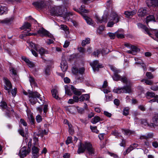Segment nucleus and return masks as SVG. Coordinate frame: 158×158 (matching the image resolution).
Instances as JSON below:
<instances>
[{"mask_svg":"<svg viewBox=\"0 0 158 158\" xmlns=\"http://www.w3.org/2000/svg\"><path fill=\"white\" fill-rule=\"evenodd\" d=\"M152 145L155 148L158 147V142L157 141H154L152 142Z\"/></svg>","mask_w":158,"mask_h":158,"instance_id":"56","label":"nucleus"},{"mask_svg":"<svg viewBox=\"0 0 158 158\" xmlns=\"http://www.w3.org/2000/svg\"><path fill=\"white\" fill-rule=\"evenodd\" d=\"M43 110L44 113L45 114L48 110V105H44Z\"/></svg>","mask_w":158,"mask_h":158,"instance_id":"62","label":"nucleus"},{"mask_svg":"<svg viewBox=\"0 0 158 158\" xmlns=\"http://www.w3.org/2000/svg\"><path fill=\"white\" fill-rule=\"evenodd\" d=\"M145 148H148L150 147V144L149 142L147 140L145 141L144 144H143Z\"/></svg>","mask_w":158,"mask_h":158,"instance_id":"55","label":"nucleus"},{"mask_svg":"<svg viewBox=\"0 0 158 158\" xmlns=\"http://www.w3.org/2000/svg\"><path fill=\"white\" fill-rule=\"evenodd\" d=\"M17 92V88H15L14 89H12L11 90V93L12 95L15 97L16 94Z\"/></svg>","mask_w":158,"mask_h":158,"instance_id":"58","label":"nucleus"},{"mask_svg":"<svg viewBox=\"0 0 158 158\" xmlns=\"http://www.w3.org/2000/svg\"><path fill=\"white\" fill-rule=\"evenodd\" d=\"M30 152V151L29 149H27V150H26L25 148H23L21 149L19 152L20 156L21 158H23L26 156Z\"/></svg>","mask_w":158,"mask_h":158,"instance_id":"15","label":"nucleus"},{"mask_svg":"<svg viewBox=\"0 0 158 158\" xmlns=\"http://www.w3.org/2000/svg\"><path fill=\"white\" fill-rule=\"evenodd\" d=\"M28 118L29 121L31 124H34L35 119L33 116L31 114H30L28 116Z\"/></svg>","mask_w":158,"mask_h":158,"instance_id":"39","label":"nucleus"},{"mask_svg":"<svg viewBox=\"0 0 158 158\" xmlns=\"http://www.w3.org/2000/svg\"><path fill=\"white\" fill-rule=\"evenodd\" d=\"M31 24L30 23L28 22H25L20 28L21 30L27 29V31L28 32L30 31L31 30L30 27H31Z\"/></svg>","mask_w":158,"mask_h":158,"instance_id":"21","label":"nucleus"},{"mask_svg":"<svg viewBox=\"0 0 158 158\" xmlns=\"http://www.w3.org/2000/svg\"><path fill=\"white\" fill-rule=\"evenodd\" d=\"M108 35L110 38L111 39H114L116 35L115 33H113L111 32H109L108 33Z\"/></svg>","mask_w":158,"mask_h":158,"instance_id":"47","label":"nucleus"},{"mask_svg":"<svg viewBox=\"0 0 158 158\" xmlns=\"http://www.w3.org/2000/svg\"><path fill=\"white\" fill-rule=\"evenodd\" d=\"M77 111L79 113L82 114L83 113L84 111V109L83 108H81L78 107L77 108Z\"/></svg>","mask_w":158,"mask_h":158,"instance_id":"61","label":"nucleus"},{"mask_svg":"<svg viewBox=\"0 0 158 158\" xmlns=\"http://www.w3.org/2000/svg\"><path fill=\"white\" fill-rule=\"evenodd\" d=\"M7 11V7L6 6H2L0 5V15L6 13Z\"/></svg>","mask_w":158,"mask_h":158,"instance_id":"36","label":"nucleus"},{"mask_svg":"<svg viewBox=\"0 0 158 158\" xmlns=\"http://www.w3.org/2000/svg\"><path fill=\"white\" fill-rule=\"evenodd\" d=\"M36 50L42 56L45 54H48L49 53V51L45 50L44 48H41L39 49H38L37 48H36Z\"/></svg>","mask_w":158,"mask_h":158,"instance_id":"23","label":"nucleus"},{"mask_svg":"<svg viewBox=\"0 0 158 158\" xmlns=\"http://www.w3.org/2000/svg\"><path fill=\"white\" fill-rule=\"evenodd\" d=\"M60 67L63 72L66 71L68 67L67 63L65 61H62L60 63Z\"/></svg>","mask_w":158,"mask_h":158,"instance_id":"22","label":"nucleus"},{"mask_svg":"<svg viewBox=\"0 0 158 158\" xmlns=\"http://www.w3.org/2000/svg\"><path fill=\"white\" fill-rule=\"evenodd\" d=\"M129 109L128 107H126L124 109L123 111V114L125 116L129 114Z\"/></svg>","mask_w":158,"mask_h":158,"instance_id":"44","label":"nucleus"},{"mask_svg":"<svg viewBox=\"0 0 158 158\" xmlns=\"http://www.w3.org/2000/svg\"><path fill=\"white\" fill-rule=\"evenodd\" d=\"M48 134V131L46 130H39L37 133H34V139L36 141L38 140V138L36 137V136H40L43 137L44 135H47Z\"/></svg>","mask_w":158,"mask_h":158,"instance_id":"11","label":"nucleus"},{"mask_svg":"<svg viewBox=\"0 0 158 158\" xmlns=\"http://www.w3.org/2000/svg\"><path fill=\"white\" fill-rule=\"evenodd\" d=\"M146 76L149 79H152L154 78V76L150 72H147L146 73Z\"/></svg>","mask_w":158,"mask_h":158,"instance_id":"46","label":"nucleus"},{"mask_svg":"<svg viewBox=\"0 0 158 158\" xmlns=\"http://www.w3.org/2000/svg\"><path fill=\"white\" fill-rule=\"evenodd\" d=\"M29 81L31 86H37V84L35 81L34 78L32 76L29 77Z\"/></svg>","mask_w":158,"mask_h":158,"instance_id":"31","label":"nucleus"},{"mask_svg":"<svg viewBox=\"0 0 158 158\" xmlns=\"http://www.w3.org/2000/svg\"><path fill=\"white\" fill-rule=\"evenodd\" d=\"M100 120L101 118L99 116H96L92 119L91 122L92 123L95 124L98 122Z\"/></svg>","mask_w":158,"mask_h":158,"instance_id":"37","label":"nucleus"},{"mask_svg":"<svg viewBox=\"0 0 158 158\" xmlns=\"http://www.w3.org/2000/svg\"><path fill=\"white\" fill-rule=\"evenodd\" d=\"M131 49L132 52L135 53L134 55H136L137 52H139L140 51V50L139 48L134 45H132Z\"/></svg>","mask_w":158,"mask_h":158,"instance_id":"34","label":"nucleus"},{"mask_svg":"<svg viewBox=\"0 0 158 158\" xmlns=\"http://www.w3.org/2000/svg\"><path fill=\"white\" fill-rule=\"evenodd\" d=\"M48 9L53 15H57L61 14V10L60 7H53L50 6H48Z\"/></svg>","mask_w":158,"mask_h":158,"instance_id":"7","label":"nucleus"},{"mask_svg":"<svg viewBox=\"0 0 158 158\" xmlns=\"http://www.w3.org/2000/svg\"><path fill=\"white\" fill-rule=\"evenodd\" d=\"M112 95H105V97H106V102H109L111 100L112 98Z\"/></svg>","mask_w":158,"mask_h":158,"instance_id":"53","label":"nucleus"},{"mask_svg":"<svg viewBox=\"0 0 158 158\" xmlns=\"http://www.w3.org/2000/svg\"><path fill=\"white\" fill-rule=\"evenodd\" d=\"M90 65L94 72L96 71H98L99 68L103 67L102 65L99 63L98 61L97 60H95L93 62L91 63Z\"/></svg>","mask_w":158,"mask_h":158,"instance_id":"9","label":"nucleus"},{"mask_svg":"<svg viewBox=\"0 0 158 158\" xmlns=\"http://www.w3.org/2000/svg\"><path fill=\"white\" fill-rule=\"evenodd\" d=\"M52 96L55 99H57L58 98V92L55 89H52L51 90Z\"/></svg>","mask_w":158,"mask_h":158,"instance_id":"29","label":"nucleus"},{"mask_svg":"<svg viewBox=\"0 0 158 158\" xmlns=\"http://www.w3.org/2000/svg\"><path fill=\"white\" fill-rule=\"evenodd\" d=\"M85 71V69L83 67H81L78 69L76 67H73L72 69V72L75 75H77L79 73L81 74H83L84 73Z\"/></svg>","mask_w":158,"mask_h":158,"instance_id":"13","label":"nucleus"},{"mask_svg":"<svg viewBox=\"0 0 158 158\" xmlns=\"http://www.w3.org/2000/svg\"><path fill=\"white\" fill-rule=\"evenodd\" d=\"M146 94L148 98H158V95H155V93L153 92H148L146 93Z\"/></svg>","mask_w":158,"mask_h":158,"instance_id":"27","label":"nucleus"},{"mask_svg":"<svg viewBox=\"0 0 158 158\" xmlns=\"http://www.w3.org/2000/svg\"><path fill=\"white\" fill-rule=\"evenodd\" d=\"M0 107L5 112L6 116L10 118L11 115L14 112V110L12 108L8 107L6 103L4 101H2L0 103Z\"/></svg>","mask_w":158,"mask_h":158,"instance_id":"4","label":"nucleus"},{"mask_svg":"<svg viewBox=\"0 0 158 158\" xmlns=\"http://www.w3.org/2000/svg\"><path fill=\"white\" fill-rule=\"evenodd\" d=\"M146 23L147 24V25H148V23L151 21H153L154 22H155V18L154 17V16L153 15H150L147 16L146 19Z\"/></svg>","mask_w":158,"mask_h":158,"instance_id":"26","label":"nucleus"},{"mask_svg":"<svg viewBox=\"0 0 158 158\" xmlns=\"http://www.w3.org/2000/svg\"><path fill=\"white\" fill-rule=\"evenodd\" d=\"M121 92L123 93H130L132 92L131 86L127 85L121 88Z\"/></svg>","mask_w":158,"mask_h":158,"instance_id":"16","label":"nucleus"},{"mask_svg":"<svg viewBox=\"0 0 158 158\" xmlns=\"http://www.w3.org/2000/svg\"><path fill=\"white\" fill-rule=\"evenodd\" d=\"M153 0H147L146 1L147 5L148 7L153 6Z\"/></svg>","mask_w":158,"mask_h":158,"instance_id":"48","label":"nucleus"},{"mask_svg":"<svg viewBox=\"0 0 158 158\" xmlns=\"http://www.w3.org/2000/svg\"><path fill=\"white\" fill-rule=\"evenodd\" d=\"M108 18V15H104L103 17L102 18H100L97 16H96V18L97 20V22L98 23H102L103 22L106 23L107 21V18Z\"/></svg>","mask_w":158,"mask_h":158,"instance_id":"17","label":"nucleus"},{"mask_svg":"<svg viewBox=\"0 0 158 158\" xmlns=\"http://www.w3.org/2000/svg\"><path fill=\"white\" fill-rule=\"evenodd\" d=\"M60 26L61 28L66 31V33L69 32V31H68V28L66 25H61Z\"/></svg>","mask_w":158,"mask_h":158,"instance_id":"45","label":"nucleus"},{"mask_svg":"<svg viewBox=\"0 0 158 158\" xmlns=\"http://www.w3.org/2000/svg\"><path fill=\"white\" fill-rule=\"evenodd\" d=\"M28 93L29 94L28 97L29 100L32 104H35L37 102L40 103V102L39 101L38 99L40 101H44V97H41V95L37 92H33L30 90L28 91V93L24 91L23 93L25 95H27Z\"/></svg>","mask_w":158,"mask_h":158,"instance_id":"1","label":"nucleus"},{"mask_svg":"<svg viewBox=\"0 0 158 158\" xmlns=\"http://www.w3.org/2000/svg\"><path fill=\"white\" fill-rule=\"evenodd\" d=\"M136 13V11L135 10H133L131 11H126L125 12L124 14L127 18H129L130 16H132L135 15Z\"/></svg>","mask_w":158,"mask_h":158,"instance_id":"25","label":"nucleus"},{"mask_svg":"<svg viewBox=\"0 0 158 158\" xmlns=\"http://www.w3.org/2000/svg\"><path fill=\"white\" fill-rule=\"evenodd\" d=\"M115 34L117 37L118 38H123L124 37L123 34L118 33L117 32H115Z\"/></svg>","mask_w":158,"mask_h":158,"instance_id":"51","label":"nucleus"},{"mask_svg":"<svg viewBox=\"0 0 158 158\" xmlns=\"http://www.w3.org/2000/svg\"><path fill=\"white\" fill-rule=\"evenodd\" d=\"M141 123L145 126H148L151 127V123L149 124L148 123L147 120L146 119H143L141 120Z\"/></svg>","mask_w":158,"mask_h":158,"instance_id":"40","label":"nucleus"},{"mask_svg":"<svg viewBox=\"0 0 158 158\" xmlns=\"http://www.w3.org/2000/svg\"><path fill=\"white\" fill-rule=\"evenodd\" d=\"M81 15L82 16L84 19L86 21L87 23L89 25L92 24L93 23V21L91 18L88 17L84 13L81 12Z\"/></svg>","mask_w":158,"mask_h":158,"instance_id":"20","label":"nucleus"},{"mask_svg":"<svg viewBox=\"0 0 158 158\" xmlns=\"http://www.w3.org/2000/svg\"><path fill=\"white\" fill-rule=\"evenodd\" d=\"M113 92L115 93H116L117 94H120L122 93L121 92V88H117L116 89H114L113 90Z\"/></svg>","mask_w":158,"mask_h":158,"instance_id":"49","label":"nucleus"},{"mask_svg":"<svg viewBox=\"0 0 158 158\" xmlns=\"http://www.w3.org/2000/svg\"><path fill=\"white\" fill-rule=\"evenodd\" d=\"M123 131L124 132L125 134L127 135H128L134 134H135V131H132L128 129L124 130Z\"/></svg>","mask_w":158,"mask_h":158,"instance_id":"38","label":"nucleus"},{"mask_svg":"<svg viewBox=\"0 0 158 158\" xmlns=\"http://www.w3.org/2000/svg\"><path fill=\"white\" fill-rule=\"evenodd\" d=\"M90 43V39L89 38L85 39L82 40L81 43V45L82 46H85L86 44H88Z\"/></svg>","mask_w":158,"mask_h":158,"instance_id":"35","label":"nucleus"},{"mask_svg":"<svg viewBox=\"0 0 158 158\" xmlns=\"http://www.w3.org/2000/svg\"><path fill=\"white\" fill-rule=\"evenodd\" d=\"M110 67L111 69L114 72V75L112 77L114 80L116 81H121L123 83L126 85L130 83V81L125 76L121 77L118 74V73L120 72L119 70L111 65L110 66Z\"/></svg>","mask_w":158,"mask_h":158,"instance_id":"3","label":"nucleus"},{"mask_svg":"<svg viewBox=\"0 0 158 158\" xmlns=\"http://www.w3.org/2000/svg\"><path fill=\"white\" fill-rule=\"evenodd\" d=\"M72 89L73 94L77 95L80 96L81 94V92L78 89L75 88L73 86Z\"/></svg>","mask_w":158,"mask_h":158,"instance_id":"30","label":"nucleus"},{"mask_svg":"<svg viewBox=\"0 0 158 158\" xmlns=\"http://www.w3.org/2000/svg\"><path fill=\"white\" fill-rule=\"evenodd\" d=\"M138 26L140 27L143 28L145 30V31L147 32V34H148L149 36H151L152 34L149 31L148 28L147 27H146V26L143 25V24L140 23H138Z\"/></svg>","mask_w":158,"mask_h":158,"instance_id":"24","label":"nucleus"},{"mask_svg":"<svg viewBox=\"0 0 158 158\" xmlns=\"http://www.w3.org/2000/svg\"><path fill=\"white\" fill-rule=\"evenodd\" d=\"M36 120L37 122H40L42 120V118L41 116L40 115H38L36 117Z\"/></svg>","mask_w":158,"mask_h":158,"instance_id":"54","label":"nucleus"},{"mask_svg":"<svg viewBox=\"0 0 158 158\" xmlns=\"http://www.w3.org/2000/svg\"><path fill=\"white\" fill-rule=\"evenodd\" d=\"M158 6V0H153V6Z\"/></svg>","mask_w":158,"mask_h":158,"instance_id":"64","label":"nucleus"},{"mask_svg":"<svg viewBox=\"0 0 158 158\" xmlns=\"http://www.w3.org/2000/svg\"><path fill=\"white\" fill-rule=\"evenodd\" d=\"M152 123H151V127L155 128L158 126V115H155L152 118Z\"/></svg>","mask_w":158,"mask_h":158,"instance_id":"18","label":"nucleus"},{"mask_svg":"<svg viewBox=\"0 0 158 158\" xmlns=\"http://www.w3.org/2000/svg\"><path fill=\"white\" fill-rule=\"evenodd\" d=\"M30 45L33 48L36 50V48H37L36 47V45L35 44L32 42H31L30 44Z\"/></svg>","mask_w":158,"mask_h":158,"instance_id":"63","label":"nucleus"},{"mask_svg":"<svg viewBox=\"0 0 158 158\" xmlns=\"http://www.w3.org/2000/svg\"><path fill=\"white\" fill-rule=\"evenodd\" d=\"M11 19L10 18H6L3 20H0V23L3 24H10Z\"/></svg>","mask_w":158,"mask_h":158,"instance_id":"33","label":"nucleus"},{"mask_svg":"<svg viewBox=\"0 0 158 158\" xmlns=\"http://www.w3.org/2000/svg\"><path fill=\"white\" fill-rule=\"evenodd\" d=\"M90 128L92 130V131L94 132L97 133L98 131L97 129V127H93L92 126H90Z\"/></svg>","mask_w":158,"mask_h":158,"instance_id":"57","label":"nucleus"},{"mask_svg":"<svg viewBox=\"0 0 158 158\" xmlns=\"http://www.w3.org/2000/svg\"><path fill=\"white\" fill-rule=\"evenodd\" d=\"M109 52V49L107 48H106L102 49V54L104 55L107 54Z\"/></svg>","mask_w":158,"mask_h":158,"instance_id":"60","label":"nucleus"},{"mask_svg":"<svg viewBox=\"0 0 158 158\" xmlns=\"http://www.w3.org/2000/svg\"><path fill=\"white\" fill-rule=\"evenodd\" d=\"M104 28L105 27L104 26H100L97 30V32L99 34H101L104 30Z\"/></svg>","mask_w":158,"mask_h":158,"instance_id":"42","label":"nucleus"},{"mask_svg":"<svg viewBox=\"0 0 158 158\" xmlns=\"http://www.w3.org/2000/svg\"><path fill=\"white\" fill-rule=\"evenodd\" d=\"M73 9L74 10L79 13L80 14L81 12L83 13H87L89 11L85 9L84 8H83V7L82 6H81L80 8V11L79 10L77 9H76L75 8H74Z\"/></svg>","mask_w":158,"mask_h":158,"instance_id":"28","label":"nucleus"},{"mask_svg":"<svg viewBox=\"0 0 158 158\" xmlns=\"http://www.w3.org/2000/svg\"><path fill=\"white\" fill-rule=\"evenodd\" d=\"M32 5L37 9H41L43 8L47 9L48 8L44 0H38L36 2H33Z\"/></svg>","mask_w":158,"mask_h":158,"instance_id":"6","label":"nucleus"},{"mask_svg":"<svg viewBox=\"0 0 158 158\" xmlns=\"http://www.w3.org/2000/svg\"><path fill=\"white\" fill-rule=\"evenodd\" d=\"M86 149L89 155L94 154L95 151L94 148H93L92 144L90 143L85 142L84 144L80 143V145L78 146L77 152L78 154L83 153Z\"/></svg>","mask_w":158,"mask_h":158,"instance_id":"2","label":"nucleus"},{"mask_svg":"<svg viewBox=\"0 0 158 158\" xmlns=\"http://www.w3.org/2000/svg\"><path fill=\"white\" fill-rule=\"evenodd\" d=\"M40 149L35 145L32 148V157L31 158H38L39 156V151Z\"/></svg>","mask_w":158,"mask_h":158,"instance_id":"12","label":"nucleus"},{"mask_svg":"<svg viewBox=\"0 0 158 158\" xmlns=\"http://www.w3.org/2000/svg\"><path fill=\"white\" fill-rule=\"evenodd\" d=\"M38 32L42 37L45 36L50 38H52L53 37V35L52 34L43 28L40 29Z\"/></svg>","mask_w":158,"mask_h":158,"instance_id":"10","label":"nucleus"},{"mask_svg":"<svg viewBox=\"0 0 158 158\" xmlns=\"http://www.w3.org/2000/svg\"><path fill=\"white\" fill-rule=\"evenodd\" d=\"M134 148H133L132 145H130L129 148L127 149L124 152L123 154L124 155L129 153Z\"/></svg>","mask_w":158,"mask_h":158,"instance_id":"41","label":"nucleus"},{"mask_svg":"<svg viewBox=\"0 0 158 158\" xmlns=\"http://www.w3.org/2000/svg\"><path fill=\"white\" fill-rule=\"evenodd\" d=\"M101 52L98 50H97L95 51H94L93 53V55L95 56H99V55L100 53Z\"/></svg>","mask_w":158,"mask_h":158,"instance_id":"59","label":"nucleus"},{"mask_svg":"<svg viewBox=\"0 0 158 158\" xmlns=\"http://www.w3.org/2000/svg\"><path fill=\"white\" fill-rule=\"evenodd\" d=\"M89 98V94H85L81 95L79 98L80 101H83L85 100H87Z\"/></svg>","mask_w":158,"mask_h":158,"instance_id":"32","label":"nucleus"},{"mask_svg":"<svg viewBox=\"0 0 158 158\" xmlns=\"http://www.w3.org/2000/svg\"><path fill=\"white\" fill-rule=\"evenodd\" d=\"M145 81V83L147 85H151L152 84L153 82L152 81L148 80L143 79L142 81Z\"/></svg>","mask_w":158,"mask_h":158,"instance_id":"52","label":"nucleus"},{"mask_svg":"<svg viewBox=\"0 0 158 158\" xmlns=\"http://www.w3.org/2000/svg\"><path fill=\"white\" fill-rule=\"evenodd\" d=\"M148 12V10L146 8H141L138 10V15L139 17H143L146 15Z\"/></svg>","mask_w":158,"mask_h":158,"instance_id":"14","label":"nucleus"},{"mask_svg":"<svg viewBox=\"0 0 158 158\" xmlns=\"http://www.w3.org/2000/svg\"><path fill=\"white\" fill-rule=\"evenodd\" d=\"M72 142V137L70 136L68 137L67 140L66 141V143L67 145Z\"/></svg>","mask_w":158,"mask_h":158,"instance_id":"50","label":"nucleus"},{"mask_svg":"<svg viewBox=\"0 0 158 158\" xmlns=\"http://www.w3.org/2000/svg\"><path fill=\"white\" fill-rule=\"evenodd\" d=\"M50 68L49 66H47L45 69V74L47 75H49L50 74Z\"/></svg>","mask_w":158,"mask_h":158,"instance_id":"43","label":"nucleus"},{"mask_svg":"<svg viewBox=\"0 0 158 158\" xmlns=\"http://www.w3.org/2000/svg\"><path fill=\"white\" fill-rule=\"evenodd\" d=\"M73 86L72 85H66L65 86V92L66 94L69 95H71L73 94L72 88Z\"/></svg>","mask_w":158,"mask_h":158,"instance_id":"19","label":"nucleus"},{"mask_svg":"<svg viewBox=\"0 0 158 158\" xmlns=\"http://www.w3.org/2000/svg\"><path fill=\"white\" fill-rule=\"evenodd\" d=\"M110 17H111L112 19L109 18L107 19H110L111 20H113L114 21V22L112 21L109 22L107 24V26L108 27H112L113 26L114 23H118L120 18L121 16L118 15L116 13L112 12L110 14Z\"/></svg>","mask_w":158,"mask_h":158,"instance_id":"5","label":"nucleus"},{"mask_svg":"<svg viewBox=\"0 0 158 158\" xmlns=\"http://www.w3.org/2000/svg\"><path fill=\"white\" fill-rule=\"evenodd\" d=\"M3 80L5 85L4 86V89L8 91V93L9 94H10V89H11L12 87V84L10 80L7 78L4 77Z\"/></svg>","mask_w":158,"mask_h":158,"instance_id":"8","label":"nucleus"}]
</instances>
